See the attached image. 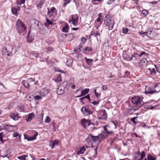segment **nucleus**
I'll return each instance as SVG.
<instances>
[{
	"instance_id": "f257e3e1",
	"label": "nucleus",
	"mask_w": 160,
	"mask_h": 160,
	"mask_svg": "<svg viewBox=\"0 0 160 160\" xmlns=\"http://www.w3.org/2000/svg\"><path fill=\"white\" fill-rule=\"evenodd\" d=\"M151 63L150 65H147L146 72L148 74L152 75L157 74V75H158V73L160 72L159 69L157 68L156 65L152 64L151 62ZM159 75L160 76V74Z\"/></svg>"
},
{
	"instance_id": "f03ea898",
	"label": "nucleus",
	"mask_w": 160,
	"mask_h": 160,
	"mask_svg": "<svg viewBox=\"0 0 160 160\" xmlns=\"http://www.w3.org/2000/svg\"><path fill=\"white\" fill-rule=\"evenodd\" d=\"M16 27L18 32L21 34L25 31L27 27L24 23L20 20H18L16 24Z\"/></svg>"
},
{
	"instance_id": "7ed1b4c3",
	"label": "nucleus",
	"mask_w": 160,
	"mask_h": 160,
	"mask_svg": "<svg viewBox=\"0 0 160 160\" xmlns=\"http://www.w3.org/2000/svg\"><path fill=\"white\" fill-rule=\"evenodd\" d=\"M104 22L106 26L108 27V29L109 30L112 29L114 24V22L113 20L111 17H106L105 18Z\"/></svg>"
},
{
	"instance_id": "20e7f679",
	"label": "nucleus",
	"mask_w": 160,
	"mask_h": 160,
	"mask_svg": "<svg viewBox=\"0 0 160 160\" xmlns=\"http://www.w3.org/2000/svg\"><path fill=\"white\" fill-rule=\"evenodd\" d=\"M132 103L134 104H137L139 108H140L143 105V102L141 98L138 96H135L132 98Z\"/></svg>"
},
{
	"instance_id": "39448f33",
	"label": "nucleus",
	"mask_w": 160,
	"mask_h": 160,
	"mask_svg": "<svg viewBox=\"0 0 160 160\" xmlns=\"http://www.w3.org/2000/svg\"><path fill=\"white\" fill-rule=\"evenodd\" d=\"M67 83V82L64 81L59 86L57 90V93L58 94L61 95L64 93Z\"/></svg>"
},
{
	"instance_id": "423d86ee",
	"label": "nucleus",
	"mask_w": 160,
	"mask_h": 160,
	"mask_svg": "<svg viewBox=\"0 0 160 160\" xmlns=\"http://www.w3.org/2000/svg\"><path fill=\"white\" fill-rule=\"evenodd\" d=\"M81 124L84 128H86L90 125L94 126L95 124L91 122V120H86L85 119H83L81 122Z\"/></svg>"
},
{
	"instance_id": "0eeeda50",
	"label": "nucleus",
	"mask_w": 160,
	"mask_h": 160,
	"mask_svg": "<svg viewBox=\"0 0 160 160\" xmlns=\"http://www.w3.org/2000/svg\"><path fill=\"white\" fill-rule=\"evenodd\" d=\"M48 15L50 18L53 19L56 15L57 11L54 7H52L51 9L48 8Z\"/></svg>"
},
{
	"instance_id": "6e6552de",
	"label": "nucleus",
	"mask_w": 160,
	"mask_h": 160,
	"mask_svg": "<svg viewBox=\"0 0 160 160\" xmlns=\"http://www.w3.org/2000/svg\"><path fill=\"white\" fill-rule=\"evenodd\" d=\"M81 111L85 115L87 116L90 114H92V111H90L86 107H83L81 109Z\"/></svg>"
},
{
	"instance_id": "1a4fd4ad",
	"label": "nucleus",
	"mask_w": 160,
	"mask_h": 160,
	"mask_svg": "<svg viewBox=\"0 0 160 160\" xmlns=\"http://www.w3.org/2000/svg\"><path fill=\"white\" fill-rule=\"evenodd\" d=\"M10 153L9 150L6 151L5 150H2L0 152V155L3 157H7L8 158L10 156Z\"/></svg>"
},
{
	"instance_id": "9d476101",
	"label": "nucleus",
	"mask_w": 160,
	"mask_h": 160,
	"mask_svg": "<svg viewBox=\"0 0 160 160\" xmlns=\"http://www.w3.org/2000/svg\"><path fill=\"white\" fill-rule=\"evenodd\" d=\"M157 92V91L152 88L147 86L146 87L145 92L147 94H152Z\"/></svg>"
},
{
	"instance_id": "9b49d317",
	"label": "nucleus",
	"mask_w": 160,
	"mask_h": 160,
	"mask_svg": "<svg viewBox=\"0 0 160 160\" xmlns=\"http://www.w3.org/2000/svg\"><path fill=\"white\" fill-rule=\"evenodd\" d=\"M32 22L33 23L35 28L38 29H41V27L42 26V24L38 20L35 19H32Z\"/></svg>"
},
{
	"instance_id": "f8f14e48",
	"label": "nucleus",
	"mask_w": 160,
	"mask_h": 160,
	"mask_svg": "<svg viewBox=\"0 0 160 160\" xmlns=\"http://www.w3.org/2000/svg\"><path fill=\"white\" fill-rule=\"evenodd\" d=\"M59 141L58 140H55L54 141H51L49 142V145L51 148H53L55 145H57L58 144Z\"/></svg>"
},
{
	"instance_id": "ddd939ff",
	"label": "nucleus",
	"mask_w": 160,
	"mask_h": 160,
	"mask_svg": "<svg viewBox=\"0 0 160 160\" xmlns=\"http://www.w3.org/2000/svg\"><path fill=\"white\" fill-rule=\"evenodd\" d=\"M102 116L100 117H98L100 119H106L107 118V115L105 109H102L101 112Z\"/></svg>"
},
{
	"instance_id": "4468645a",
	"label": "nucleus",
	"mask_w": 160,
	"mask_h": 160,
	"mask_svg": "<svg viewBox=\"0 0 160 160\" xmlns=\"http://www.w3.org/2000/svg\"><path fill=\"white\" fill-rule=\"evenodd\" d=\"M31 81H34V80L32 78H30L28 79V81H23L22 82V84L25 86L26 88H28L29 85V82Z\"/></svg>"
},
{
	"instance_id": "2eb2a0df",
	"label": "nucleus",
	"mask_w": 160,
	"mask_h": 160,
	"mask_svg": "<svg viewBox=\"0 0 160 160\" xmlns=\"http://www.w3.org/2000/svg\"><path fill=\"white\" fill-rule=\"evenodd\" d=\"M72 19L71 20H69V22H72V24L74 25H76L78 22V18L77 16L76 18H74L73 17V16L72 15L71 16Z\"/></svg>"
},
{
	"instance_id": "dca6fc26",
	"label": "nucleus",
	"mask_w": 160,
	"mask_h": 160,
	"mask_svg": "<svg viewBox=\"0 0 160 160\" xmlns=\"http://www.w3.org/2000/svg\"><path fill=\"white\" fill-rule=\"evenodd\" d=\"M98 136H94L91 134H89L88 135V138L86 139V140L88 141V140L91 139L93 142H95L98 141Z\"/></svg>"
},
{
	"instance_id": "f3484780",
	"label": "nucleus",
	"mask_w": 160,
	"mask_h": 160,
	"mask_svg": "<svg viewBox=\"0 0 160 160\" xmlns=\"http://www.w3.org/2000/svg\"><path fill=\"white\" fill-rule=\"evenodd\" d=\"M10 117L13 120H17L20 117L19 116L17 113H12L10 114Z\"/></svg>"
},
{
	"instance_id": "a211bd4d",
	"label": "nucleus",
	"mask_w": 160,
	"mask_h": 160,
	"mask_svg": "<svg viewBox=\"0 0 160 160\" xmlns=\"http://www.w3.org/2000/svg\"><path fill=\"white\" fill-rule=\"evenodd\" d=\"M145 54V52H142L141 53L138 54L137 53L135 54V55H132V57H131V58H132V59L136 60L137 59V58L138 56L139 57H141L143 55Z\"/></svg>"
},
{
	"instance_id": "6ab92c4d",
	"label": "nucleus",
	"mask_w": 160,
	"mask_h": 160,
	"mask_svg": "<svg viewBox=\"0 0 160 160\" xmlns=\"http://www.w3.org/2000/svg\"><path fill=\"white\" fill-rule=\"evenodd\" d=\"M157 34L155 32L154 30H151L147 33V36L150 38H153V37L156 36Z\"/></svg>"
},
{
	"instance_id": "aec40b11",
	"label": "nucleus",
	"mask_w": 160,
	"mask_h": 160,
	"mask_svg": "<svg viewBox=\"0 0 160 160\" xmlns=\"http://www.w3.org/2000/svg\"><path fill=\"white\" fill-rule=\"evenodd\" d=\"M52 19L51 18L49 20L46 17V22L44 23V25L47 27H48L50 25L52 24Z\"/></svg>"
},
{
	"instance_id": "412c9836",
	"label": "nucleus",
	"mask_w": 160,
	"mask_h": 160,
	"mask_svg": "<svg viewBox=\"0 0 160 160\" xmlns=\"http://www.w3.org/2000/svg\"><path fill=\"white\" fill-rule=\"evenodd\" d=\"M48 92V91L45 88H43L41 90L40 94L41 96L44 97Z\"/></svg>"
},
{
	"instance_id": "4be33fe9",
	"label": "nucleus",
	"mask_w": 160,
	"mask_h": 160,
	"mask_svg": "<svg viewBox=\"0 0 160 160\" xmlns=\"http://www.w3.org/2000/svg\"><path fill=\"white\" fill-rule=\"evenodd\" d=\"M34 116V113H30L26 117V120L27 122H30L32 120V118H33Z\"/></svg>"
},
{
	"instance_id": "5701e85b",
	"label": "nucleus",
	"mask_w": 160,
	"mask_h": 160,
	"mask_svg": "<svg viewBox=\"0 0 160 160\" xmlns=\"http://www.w3.org/2000/svg\"><path fill=\"white\" fill-rule=\"evenodd\" d=\"M89 91V89H85V90H83L81 92V94L80 95L77 96L76 97H80L82 96H84L85 95H86L87 93H88V92Z\"/></svg>"
},
{
	"instance_id": "b1692460",
	"label": "nucleus",
	"mask_w": 160,
	"mask_h": 160,
	"mask_svg": "<svg viewBox=\"0 0 160 160\" xmlns=\"http://www.w3.org/2000/svg\"><path fill=\"white\" fill-rule=\"evenodd\" d=\"M137 154L140 156V158L139 159V160H142L145 156V153L144 152H142L141 154H140V152L139 151L137 153Z\"/></svg>"
},
{
	"instance_id": "393cba45",
	"label": "nucleus",
	"mask_w": 160,
	"mask_h": 160,
	"mask_svg": "<svg viewBox=\"0 0 160 160\" xmlns=\"http://www.w3.org/2000/svg\"><path fill=\"white\" fill-rule=\"evenodd\" d=\"M38 135V133L36 132H35V133L33 136H31L28 138L29 140H34L36 139V137Z\"/></svg>"
},
{
	"instance_id": "a878e982",
	"label": "nucleus",
	"mask_w": 160,
	"mask_h": 160,
	"mask_svg": "<svg viewBox=\"0 0 160 160\" xmlns=\"http://www.w3.org/2000/svg\"><path fill=\"white\" fill-rule=\"evenodd\" d=\"M98 141H101L105 137L104 134L103 133L100 134L98 135Z\"/></svg>"
},
{
	"instance_id": "bb28decb",
	"label": "nucleus",
	"mask_w": 160,
	"mask_h": 160,
	"mask_svg": "<svg viewBox=\"0 0 160 160\" xmlns=\"http://www.w3.org/2000/svg\"><path fill=\"white\" fill-rule=\"evenodd\" d=\"M73 62V60L71 59H69L67 61L66 64L68 66H71Z\"/></svg>"
},
{
	"instance_id": "cd10ccee",
	"label": "nucleus",
	"mask_w": 160,
	"mask_h": 160,
	"mask_svg": "<svg viewBox=\"0 0 160 160\" xmlns=\"http://www.w3.org/2000/svg\"><path fill=\"white\" fill-rule=\"evenodd\" d=\"M85 150V148L84 146L82 147L79 151H78L77 152V154L79 155L80 154H83L84 153Z\"/></svg>"
},
{
	"instance_id": "c85d7f7f",
	"label": "nucleus",
	"mask_w": 160,
	"mask_h": 160,
	"mask_svg": "<svg viewBox=\"0 0 160 160\" xmlns=\"http://www.w3.org/2000/svg\"><path fill=\"white\" fill-rule=\"evenodd\" d=\"M123 57L125 60L128 61H130L132 60L131 57L129 56L128 55L123 54Z\"/></svg>"
},
{
	"instance_id": "c756f323",
	"label": "nucleus",
	"mask_w": 160,
	"mask_h": 160,
	"mask_svg": "<svg viewBox=\"0 0 160 160\" xmlns=\"http://www.w3.org/2000/svg\"><path fill=\"white\" fill-rule=\"evenodd\" d=\"M13 49V48L12 46H7V47L5 49H3V51L5 50V51H8L7 50L8 49V50L9 52H11L12 51Z\"/></svg>"
},
{
	"instance_id": "7c9ffc66",
	"label": "nucleus",
	"mask_w": 160,
	"mask_h": 160,
	"mask_svg": "<svg viewBox=\"0 0 160 160\" xmlns=\"http://www.w3.org/2000/svg\"><path fill=\"white\" fill-rule=\"evenodd\" d=\"M85 59L86 62H87V64L89 65H91L92 62L93 60L91 59H88L87 58H85Z\"/></svg>"
},
{
	"instance_id": "2f4dec72",
	"label": "nucleus",
	"mask_w": 160,
	"mask_h": 160,
	"mask_svg": "<svg viewBox=\"0 0 160 160\" xmlns=\"http://www.w3.org/2000/svg\"><path fill=\"white\" fill-rule=\"evenodd\" d=\"M147 159L148 160H156V158L150 154H148L147 156Z\"/></svg>"
},
{
	"instance_id": "473e14b6",
	"label": "nucleus",
	"mask_w": 160,
	"mask_h": 160,
	"mask_svg": "<svg viewBox=\"0 0 160 160\" xmlns=\"http://www.w3.org/2000/svg\"><path fill=\"white\" fill-rule=\"evenodd\" d=\"M68 24H66L65 27H63L62 28V31L63 32H68Z\"/></svg>"
},
{
	"instance_id": "72a5a7b5",
	"label": "nucleus",
	"mask_w": 160,
	"mask_h": 160,
	"mask_svg": "<svg viewBox=\"0 0 160 160\" xmlns=\"http://www.w3.org/2000/svg\"><path fill=\"white\" fill-rule=\"evenodd\" d=\"M148 61L146 58H143L142 60L139 62V63L142 65H143L144 63L147 64Z\"/></svg>"
},
{
	"instance_id": "f704fd0d",
	"label": "nucleus",
	"mask_w": 160,
	"mask_h": 160,
	"mask_svg": "<svg viewBox=\"0 0 160 160\" xmlns=\"http://www.w3.org/2000/svg\"><path fill=\"white\" fill-rule=\"evenodd\" d=\"M26 0H18L16 1V3L17 4L21 5L22 4H24Z\"/></svg>"
},
{
	"instance_id": "c9c22d12",
	"label": "nucleus",
	"mask_w": 160,
	"mask_h": 160,
	"mask_svg": "<svg viewBox=\"0 0 160 160\" xmlns=\"http://www.w3.org/2000/svg\"><path fill=\"white\" fill-rule=\"evenodd\" d=\"M62 81L61 76L60 74H59L57 78L55 79V82H59Z\"/></svg>"
},
{
	"instance_id": "e433bc0d",
	"label": "nucleus",
	"mask_w": 160,
	"mask_h": 160,
	"mask_svg": "<svg viewBox=\"0 0 160 160\" xmlns=\"http://www.w3.org/2000/svg\"><path fill=\"white\" fill-rule=\"evenodd\" d=\"M28 156L27 155H23L21 156L18 157V158L22 160H26L25 158Z\"/></svg>"
},
{
	"instance_id": "4c0bfd02",
	"label": "nucleus",
	"mask_w": 160,
	"mask_h": 160,
	"mask_svg": "<svg viewBox=\"0 0 160 160\" xmlns=\"http://www.w3.org/2000/svg\"><path fill=\"white\" fill-rule=\"evenodd\" d=\"M4 137V134L3 132H1L0 133V141L2 143H3L5 141V140H4L2 139V138L3 137Z\"/></svg>"
},
{
	"instance_id": "58836bf2",
	"label": "nucleus",
	"mask_w": 160,
	"mask_h": 160,
	"mask_svg": "<svg viewBox=\"0 0 160 160\" xmlns=\"http://www.w3.org/2000/svg\"><path fill=\"white\" fill-rule=\"evenodd\" d=\"M12 13L14 15H16L17 14V9L15 8H12Z\"/></svg>"
},
{
	"instance_id": "ea45409f",
	"label": "nucleus",
	"mask_w": 160,
	"mask_h": 160,
	"mask_svg": "<svg viewBox=\"0 0 160 160\" xmlns=\"http://www.w3.org/2000/svg\"><path fill=\"white\" fill-rule=\"evenodd\" d=\"M42 96L39 95H36L33 96V98L35 100H38L41 99L42 98L41 97Z\"/></svg>"
},
{
	"instance_id": "a19ab883",
	"label": "nucleus",
	"mask_w": 160,
	"mask_h": 160,
	"mask_svg": "<svg viewBox=\"0 0 160 160\" xmlns=\"http://www.w3.org/2000/svg\"><path fill=\"white\" fill-rule=\"evenodd\" d=\"M148 11L146 10H143L142 12V14L144 16H146L148 14Z\"/></svg>"
},
{
	"instance_id": "79ce46f5",
	"label": "nucleus",
	"mask_w": 160,
	"mask_h": 160,
	"mask_svg": "<svg viewBox=\"0 0 160 160\" xmlns=\"http://www.w3.org/2000/svg\"><path fill=\"white\" fill-rule=\"evenodd\" d=\"M51 119L49 117L47 116L45 120V122L46 123H49L50 122Z\"/></svg>"
},
{
	"instance_id": "37998d69",
	"label": "nucleus",
	"mask_w": 160,
	"mask_h": 160,
	"mask_svg": "<svg viewBox=\"0 0 160 160\" xmlns=\"http://www.w3.org/2000/svg\"><path fill=\"white\" fill-rule=\"evenodd\" d=\"M13 136L14 137H16L18 136L20 137L21 135L19 134L17 132H14V133L13 134Z\"/></svg>"
},
{
	"instance_id": "c03bdc74",
	"label": "nucleus",
	"mask_w": 160,
	"mask_h": 160,
	"mask_svg": "<svg viewBox=\"0 0 160 160\" xmlns=\"http://www.w3.org/2000/svg\"><path fill=\"white\" fill-rule=\"evenodd\" d=\"M138 106L137 105V106L135 107L134 108H132L130 109L131 111H135L137 110L139 108Z\"/></svg>"
},
{
	"instance_id": "a18cd8bd",
	"label": "nucleus",
	"mask_w": 160,
	"mask_h": 160,
	"mask_svg": "<svg viewBox=\"0 0 160 160\" xmlns=\"http://www.w3.org/2000/svg\"><path fill=\"white\" fill-rule=\"evenodd\" d=\"M85 50L86 51H91L92 50L91 48L86 47L85 48Z\"/></svg>"
},
{
	"instance_id": "49530a36",
	"label": "nucleus",
	"mask_w": 160,
	"mask_h": 160,
	"mask_svg": "<svg viewBox=\"0 0 160 160\" xmlns=\"http://www.w3.org/2000/svg\"><path fill=\"white\" fill-rule=\"evenodd\" d=\"M114 124L115 128H116L118 125V122L116 121H113L112 122Z\"/></svg>"
},
{
	"instance_id": "de8ad7c7",
	"label": "nucleus",
	"mask_w": 160,
	"mask_h": 160,
	"mask_svg": "<svg viewBox=\"0 0 160 160\" xmlns=\"http://www.w3.org/2000/svg\"><path fill=\"white\" fill-rule=\"evenodd\" d=\"M128 30L127 28H123L122 30V32L124 33H126L128 31Z\"/></svg>"
},
{
	"instance_id": "09e8293b",
	"label": "nucleus",
	"mask_w": 160,
	"mask_h": 160,
	"mask_svg": "<svg viewBox=\"0 0 160 160\" xmlns=\"http://www.w3.org/2000/svg\"><path fill=\"white\" fill-rule=\"evenodd\" d=\"M160 83H158V82H156V83H155L154 85V88H156L157 87H159V85H160Z\"/></svg>"
},
{
	"instance_id": "8fccbe9b",
	"label": "nucleus",
	"mask_w": 160,
	"mask_h": 160,
	"mask_svg": "<svg viewBox=\"0 0 160 160\" xmlns=\"http://www.w3.org/2000/svg\"><path fill=\"white\" fill-rule=\"evenodd\" d=\"M136 118H137V117H134L132 118L131 119V121H132V122H133L134 123H135V124L137 122H136L135 121V120Z\"/></svg>"
},
{
	"instance_id": "3c124183",
	"label": "nucleus",
	"mask_w": 160,
	"mask_h": 160,
	"mask_svg": "<svg viewBox=\"0 0 160 160\" xmlns=\"http://www.w3.org/2000/svg\"><path fill=\"white\" fill-rule=\"evenodd\" d=\"M97 148H95V149H94V153L92 155V157H95V156L97 154Z\"/></svg>"
},
{
	"instance_id": "603ef678",
	"label": "nucleus",
	"mask_w": 160,
	"mask_h": 160,
	"mask_svg": "<svg viewBox=\"0 0 160 160\" xmlns=\"http://www.w3.org/2000/svg\"><path fill=\"white\" fill-rule=\"evenodd\" d=\"M31 55H32V56H34L36 58H37L38 56V54L37 53H33L31 54Z\"/></svg>"
},
{
	"instance_id": "864d4df0",
	"label": "nucleus",
	"mask_w": 160,
	"mask_h": 160,
	"mask_svg": "<svg viewBox=\"0 0 160 160\" xmlns=\"http://www.w3.org/2000/svg\"><path fill=\"white\" fill-rule=\"evenodd\" d=\"M74 2H75V3L76 5V6L77 7H79V3L78 2H77L76 0H74Z\"/></svg>"
},
{
	"instance_id": "5fc2aeb1",
	"label": "nucleus",
	"mask_w": 160,
	"mask_h": 160,
	"mask_svg": "<svg viewBox=\"0 0 160 160\" xmlns=\"http://www.w3.org/2000/svg\"><path fill=\"white\" fill-rule=\"evenodd\" d=\"M107 86L106 85H104L102 86V89L103 90H105L106 89H107Z\"/></svg>"
},
{
	"instance_id": "6e6d98bb",
	"label": "nucleus",
	"mask_w": 160,
	"mask_h": 160,
	"mask_svg": "<svg viewBox=\"0 0 160 160\" xmlns=\"http://www.w3.org/2000/svg\"><path fill=\"white\" fill-rule=\"evenodd\" d=\"M92 103L94 105H96L97 104H98L99 103V102H96V101H93V102Z\"/></svg>"
},
{
	"instance_id": "4d7b16f0",
	"label": "nucleus",
	"mask_w": 160,
	"mask_h": 160,
	"mask_svg": "<svg viewBox=\"0 0 160 160\" xmlns=\"http://www.w3.org/2000/svg\"><path fill=\"white\" fill-rule=\"evenodd\" d=\"M56 71L60 72L62 73H65V72L64 71H63L62 70H57Z\"/></svg>"
},
{
	"instance_id": "13d9d810",
	"label": "nucleus",
	"mask_w": 160,
	"mask_h": 160,
	"mask_svg": "<svg viewBox=\"0 0 160 160\" xmlns=\"http://www.w3.org/2000/svg\"><path fill=\"white\" fill-rule=\"evenodd\" d=\"M95 95L97 98H99L100 96V94L98 93V92H97V93L95 94Z\"/></svg>"
},
{
	"instance_id": "bf43d9fd",
	"label": "nucleus",
	"mask_w": 160,
	"mask_h": 160,
	"mask_svg": "<svg viewBox=\"0 0 160 160\" xmlns=\"http://www.w3.org/2000/svg\"><path fill=\"white\" fill-rule=\"evenodd\" d=\"M100 15H99V17L97 19V21L98 22H101V19L100 18Z\"/></svg>"
},
{
	"instance_id": "052dcab7",
	"label": "nucleus",
	"mask_w": 160,
	"mask_h": 160,
	"mask_svg": "<svg viewBox=\"0 0 160 160\" xmlns=\"http://www.w3.org/2000/svg\"><path fill=\"white\" fill-rule=\"evenodd\" d=\"M107 126H105L103 127L104 131H106V132H107L108 131L106 128Z\"/></svg>"
},
{
	"instance_id": "680f3d73",
	"label": "nucleus",
	"mask_w": 160,
	"mask_h": 160,
	"mask_svg": "<svg viewBox=\"0 0 160 160\" xmlns=\"http://www.w3.org/2000/svg\"><path fill=\"white\" fill-rule=\"evenodd\" d=\"M157 2H150L149 3L155 5Z\"/></svg>"
},
{
	"instance_id": "e2e57ef3",
	"label": "nucleus",
	"mask_w": 160,
	"mask_h": 160,
	"mask_svg": "<svg viewBox=\"0 0 160 160\" xmlns=\"http://www.w3.org/2000/svg\"><path fill=\"white\" fill-rule=\"evenodd\" d=\"M82 41L83 42H85L86 41V39L84 38H82L81 39Z\"/></svg>"
},
{
	"instance_id": "0e129e2a",
	"label": "nucleus",
	"mask_w": 160,
	"mask_h": 160,
	"mask_svg": "<svg viewBox=\"0 0 160 160\" xmlns=\"http://www.w3.org/2000/svg\"><path fill=\"white\" fill-rule=\"evenodd\" d=\"M100 34L99 33H97L96 34V37H97V38L98 41V36L100 37Z\"/></svg>"
},
{
	"instance_id": "69168bd1",
	"label": "nucleus",
	"mask_w": 160,
	"mask_h": 160,
	"mask_svg": "<svg viewBox=\"0 0 160 160\" xmlns=\"http://www.w3.org/2000/svg\"><path fill=\"white\" fill-rule=\"evenodd\" d=\"M32 41V39L29 40V36H28V42H31Z\"/></svg>"
},
{
	"instance_id": "338daca9",
	"label": "nucleus",
	"mask_w": 160,
	"mask_h": 160,
	"mask_svg": "<svg viewBox=\"0 0 160 160\" xmlns=\"http://www.w3.org/2000/svg\"><path fill=\"white\" fill-rule=\"evenodd\" d=\"M142 127H145L147 126V125L145 123H142Z\"/></svg>"
},
{
	"instance_id": "774afa93",
	"label": "nucleus",
	"mask_w": 160,
	"mask_h": 160,
	"mask_svg": "<svg viewBox=\"0 0 160 160\" xmlns=\"http://www.w3.org/2000/svg\"><path fill=\"white\" fill-rule=\"evenodd\" d=\"M86 98V97H83L82 98H80L79 99V100H80V101L82 102V100L84 98Z\"/></svg>"
}]
</instances>
